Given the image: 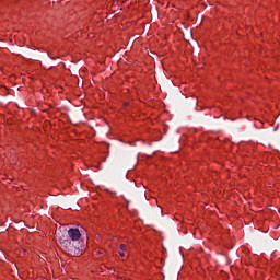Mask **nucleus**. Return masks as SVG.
Returning a JSON list of instances; mask_svg holds the SVG:
<instances>
[{
    "label": "nucleus",
    "mask_w": 280,
    "mask_h": 280,
    "mask_svg": "<svg viewBox=\"0 0 280 280\" xmlns=\"http://www.w3.org/2000/svg\"><path fill=\"white\" fill-rule=\"evenodd\" d=\"M59 242L62 248H65V250H67L68 255H70L71 257H75V255H80V248H78L73 244V242H71V238L62 235L59 237Z\"/></svg>",
    "instance_id": "nucleus-1"
},
{
    "label": "nucleus",
    "mask_w": 280,
    "mask_h": 280,
    "mask_svg": "<svg viewBox=\"0 0 280 280\" xmlns=\"http://www.w3.org/2000/svg\"><path fill=\"white\" fill-rule=\"evenodd\" d=\"M68 237H70L72 242H78V240L82 237V233H80L78 228H71L68 230Z\"/></svg>",
    "instance_id": "nucleus-2"
},
{
    "label": "nucleus",
    "mask_w": 280,
    "mask_h": 280,
    "mask_svg": "<svg viewBox=\"0 0 280 280\" xmlns=\"http://www.w3.org/2000/svg\"><path fill=\"white\" fill-rule=\"evenodd\" d=\"M119 250H121L122 253L126 250V245H124V244H121L120 246H119Z\"/></svg>",
    "instance_id": "nucleus-3"
},
{
    "label": "nucleus",
    "mask_w": 280,
    "mask_h": 280,
    "mask_svg": "<svg viewBox=\"0 0 280 280\" xmlns=\"http://www.w3.org/2000/svg\"><path fill=\"white\" fill-rule=\"evenodd\" d=\"M119 255L120 257H126V254H124V252L119 250Z\"/></svg>",
    "instance_id": "nucleus-4"
}]
</instances>
